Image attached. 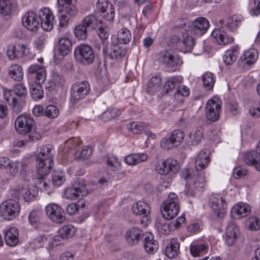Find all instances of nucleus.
I'll list each match as a JSON object with an SVG mask.
<instances>
[{
  "label": "nucleus",
  "instance_id": "nucleus-1",
  "mask_svg": "<svg viewBox=\"0 0 260 260\" xmlns=\"http://www.w3.org/2000/svg\"><path fill=\"white\" fill-rule=\"evenodd\" d=\"M54 149L52 146L47 145L43 146L36 156L37 187L41 190H47L48 188V180L46 176L50 172L53 162Z\"/></svg>",
  "mask_w": 260,
  "mask_h": 260
},
{
  "label": "nucleus",
  "instance_id": "nucleus-2",
  "mask_svg": "<svg viewBox=\"0 0 260 260\" xmlns=\"http://www.w3.org/2000/svg\"><path fill=\"white\" fill-rule=\"evenodd\" d=\"M179 209L177 195L174 193H170L161 206V214L164 218L171 220L177 216Z\"/></svg>",
  "mask_w": 260,
  "mask_h": 260
},
{
  "label": "nucleus",
  "instance_id": "nucleus-3",
  "mask_svg": "<svg viewBox=\"0 0 260 260\" xmlns=\"http://www.w3.org/2000/svg\"><path fill=\"white\" fill-rule=\"evenodd\" d=\"M74 57L78 63L86 66L92 63L95 54L91 46L86 44H81L75 49Z\"/></svg>",
  "mask_w": 260,
  "mask_h": 260
},
{
  "label": "nucleus",
  "instance_id": "nucleus-4",
  "mask_svg": "<svg viewBox=\"0 0 260 260\" xmlns=\"http://www.w3.org/2000/svg\"><path fill=\"white\" fill-rule=\"evenodd\" d=\"M20 210L19 202L8 199L0 205V215L6 220H11L17 216Z\"/></svg>",
  "mask_w": 260,
  "mask_h": 260
},
{
  "label": "nucleus",
  "instance_id": "nucleus-5",
  "mask_svg": "<svg viewBox=\"0 0 260 260\" xmlns=\"http://www.w3.org/2000/svg\"><path fill=\"white\" fill-rule=\"evenodd\" d=\"M103 53L105 57H108L111 60H119L125 56L127 50L118 43L111 41L109 46H105L103 48Z\"/></svg>",
  "mask_w": 260,
  "mask_h": 260
},
{
  "label": "nucleus",
  "instance_id": "nucleus-6",
  "mask_svg": "<svg viewBox=\"0 0 260 260\" xmlns=\"http://www.w3.org/2000/svg\"><path fill=\"white\" fill-rule=\"evenodd\" d=\"M86 194L85 186L81 178H77L72 186L66 188L64 191V197L70 200L82 198Z\"/></svg>",
  "mask_w": 260,
  "mask_h": 260
},
{
  "label": "nucleus",
  "instance_id": "nucleus-7",
  "mask_svg": "<svg viewBox=\"0 0 260 260\" xmlns=\"http://www.w3.org/2000/svg\"><path fill=\"white\" fill-rule=\"evenodd\" d=\"M180 170V166L178 161L172 158L158 162L156 166V171L161 175L175 174Z\"/></svg>",
  "mask_w": 260,
  "mask_h": 260
},
{
  "label": "nucleus",
  "instance_id": "nucleus-8",
  "mask_svg": "<svg viewBox=\"0 0 260 260\" xmlns=\"http://www.w3.org/2000/svg\"><path fill=\"white\" fill-rule=\"evenodd\" d=\"M59 11L60 13L59 19V25L60 27L67 26L70 20L78 13V9L73 3L61 7Z\"/></svg>",
  "mask_w": 260,
  "mask_h": 260
},
{
  "label": "nucleus",
  "instance_id": "nucleus-9",
  "mask_svg": "<svg viewBox=\"0 0 260 260\" xmlns=\"http://www.w3.org/2000/svg\"><path fill=\"white\" fill-rule=\"evenodd\" d=\"M34 125L33 119L26 115H21L17 117L15 123L16 130L21 135H26L32 131Z\"/></svg>",
  "mask_w": 260,
  "mask_h": 260
},
{
  "label": "nucleus",
  "instance_id": "nucleus-10",
  "mask_svg": "<svg viewBox=\"0 0 260 260\" xmlns=\"http://www.w3.org/2000/svg\"><path fill=\"white\" fill-rule=\"evenodd\" d=\"M95 8L98 11L101 13L103 18L110 22L113 20L115 11L113 5L108 0H97Z\"/></svg>",
  "mask_w": 260,
  "mask_h": 260
},
{
  "label": "nucleus",
  "instance_id": "nucleus-11",
  "mask_svg": "<svg viewBox=\"0 0 260 260\" xmlns=\"http://www.w3.org/2000/svg\"><path fill=\"white\" fill-rule=\"evenodd\" d=\"M132 211L134 214L141 217V224L147 225L149 223L150 207L146 203L143 201L137 202L133 206Z\"/></svg>",
  "mask_w": 260,
  "mask_h": 260
},
{
  "label": "nucleus",
  "instance_id": "nucleus-12",
  "mask_svg": "<svg viewBox=\"0 0 260 260\" xmlns=\"http://www.w3.org/2000/svg\"><path fill=\"white\" fill-rule=\"evenodd\" d=\"M221 109L220 103L217 98L209 100L206 107L207 119L212 122L217 121L219 118Z\"/></svg>",
  "mask_w": 260,
  "mask_h": 260
},
{
  "label": "nucleus",
  "instance_id": "nucleus-13",
  "mask_svg": "<svg viewBox=\"0 0 260 260\" xmlns=\"http://www.w3.org/2000/svg\"><path fill=\"white\" fill-rule=\"evenodd\" d=\"M90 89V85L87 81L77 82L72 86L71 96L76 100L82 99L88 94Z\"/></svg>",
  "mask_w": 260,
  "mask_h": 260
},
{
  "label": "nucleus",
  "instance_id": "nucleus-14",
  "mask_svg": "<svg viewBox=\"0 0 260 260\" xmlns=\"http://www.w3.org/2000/svg\"><path fill=\"white\" fill-rule=\"evenodd\" d=\"M46 212L47 216L53 222L61 223L66 219L63 209L57 204L48 205L46 207Z\"/></svg>",
  "mask_w": 260,
  "mask_h": 260
},
{
  "label": "nucleus",
  "instance_id": "nucleus-15",
  "mask_svg": "<svg viewBox=\"0 0 260 260\" xmlns=\"http://www.w3.org/2000/svg\"><path fill=\"white\" fill-rule=\"evenodd\" d=\"M39 19L43 29L50 31L53 27L54 16L50 9L47 8L42 9L39 12Z\"/></svg>",
  "mask_w": 260,
  "mask_h": 260
},
{
  "label": "nucleus",
  "instance_id": "nucleus-16",
  "mask_svg": "<svg viewBox=\"0 0 260 260\" xmlns=\"http://www.w3.org/2000/svg\"><path fill=\"white\" fill-rule=\"evenodd\" d=\"M211 207L217 216L223 218L226 214V203L224 199L219 195L215 194L210 199Z\"/></svg>",
  "mask_w": 260,
  "mask_h": 260
},
{
  "label": "nucleus",
  "instance_id": "nucleus-17",
  "mask_svg": "<svg viewBox=\"0 0 260 260\" xmlns=\"http://www.w3.org/2000/svg\"><path fill=\"white\" fill-rule=\"evenodd\" d=\"M243 160L247 165L254 166L257 171H260V140L256 150L247 152Z\"/></svg>",
  "mask_w": 260,
  "mask_h": 260
},
{
  "label": "nucleus",
  "instance_id": "nucleus-18",
  "mask_svg": "<svg viewBox=\"0 0 260 260\" xmlns=\"http://www.w3.org/2000/svg\"><path fill=\"white\" fill-rule=\"evenodd\" d=\"M22 23L24 27L32 31H37L40 26L38 16L34 12L25 13L22 18Z\"/></svg>",
  "mask_w": 260,
  "mask_h": 260
},
{
  "label": "nucleus",
  "instance_id": "nucleus-19",
  "mask_svg": "<svg viewBox=\"0 0 260 260\" xmlns=\"http://www.w3.org/2000/svg\"><path fill=\"white\" fill-rule=\"evenodd\" d=\"M160 59L163 63L170 68L182 63V61L178 55L174 54L171 51L167 50L161 52Z\"/></svg>",
  "mask_w": 260,
  "mask_h": 260
},
{
  "label": "nucleus",
  "instance_id": "nucleus-20",
  "mask_svg": "<svg viewBox=\"0 0 260 260\" xmlns=\"http://www.w3.org/2000/svg\"><path fill=\"white\" fill-rule=\"evenodd\" d=\"M142 240L144 247L146 251L149 254L155 253L158 248L157 241L154 239L153 236L150 233H145L143 234Z\"/></svg>",
  "mask_w": 260,
  "mask_h": 260
},
{
  "label": "nucleus",
  "instance_id": "nucleus-21",
  "mask_svg": "<svg viewBox=\"0 0 260 260\" xmlns=\"http://www.w3.org/2000/svg\"><path fill=\"white\" fill-rule=\"evenodd\" d=\"M28 73L36 82L43 83L46 79L45 69L38 65H31L28 68Z\"/></svg>",
  "mask_w": 260,
  "mask_h": 260
},
{
  "label": "nucleus",
  "instance_id": "nucleus-22",
  "mask_svg": "<svg viewBox=\"0 0 260 260\" xmlns=\"http://www.w3.org/2000/svg\"><path fill=\"white\" fill-rule=\"evenodd\" d=\"M64 78L63 76L57 72H53L51 78L45 85V89L48 91H52L57 87H61L64 83Z\"/></svg>",
  "mask_w": 260,
  "mask_h": 260
},
{
  "label": "nucleus",
  "instance_id": "nucleus-23",
  "mask_svg": "<svg viewBox=\"0 0 260 260\" xmlns=\"http://www.w3.org/2000/svg\"><path fill=\"white\" fill-rule=\"evenodd\" d=\"M183 82L181 76H174L169 78L164 86L163 90L166 94L176 90Z\"/></svg>",
  "mask_w": 260,
  "mask_h": 260
},
{
  "label": "nucleus",
  "instance_id": "nucleus-24",
  "mask_svg": "<svg viewBox=\"0 0 260 260\" xmlns=\"http://www.w3.org/2000/svg\"><path fill=\"white\" fill-rule=\"evenodd\" d=\"M239 229L233 222H230L225 231V242L229 246L233 245L236 241Z\"/></svg>",
  "mask_w": 260,
  "mask_h": 260
},
{
  "label": "nucleus",
  "instance_id": "nucleus-25",
  "mask_svg": "<svg viewBox=\"0 0 260 260\" xmlns=\"http://www.w3.org/2000/svg\"><path fill=\"white\" fill-rule=\"evenodd\" d=\"M211 36L219 45H226L232 43L234 41L233 38L229 36L221 28L214 29L212 32Z\"/></svg>",
  "mask_w": 260,
  "mask_h": 260
},
{
  "label": "nucleus",
  "instance_id": "nucleus-26",
  "mask_svg": "<svg viewBox=\"0 0 260 260\" xmlns=\"http://www.w3.org/2000/svg\"><path fill=\"white\" fill-rule=\"evenodd\" d=\"M26 47L23 44H16L9 46L7 50V55L10 59L21 57L26 54Z\"/></svg>",
  "mask_w": 260,
  "mask_h": 260
},
{
  "label": "nucleus",
  "instance_id": "nucleus-27",
  "mask_svg": "<svg viewBox=\"0 0 260 260\" xmlns=\"http://www.w3.org/2000/svg\"><path fill=\"white\" fill-rule=\"evenodd\" d=\"M142 231L137 228H134L129 230L125 234L127 242L131 245L137 244L141 238L142 239Z\"/></svg>",
  "mask_w": 260,
  "mask_h": 260
},
{
  "label": "nucleus",
  "instance_id": "nucleus-28",
  "mask_svg": "<svg viewBox=\"0 0 260 260\" xmlns=\"http://www.w3.org/2000/svg\"><path fill=\"white\" fill-rule=\"evenodd\" d=\"M18 231L15 228H10L4 234V238L7 245L13 247L17 244L19 241Z\"/></svg>",
  "mask_w": 260,
  "mask_h": 260
},
{
  "label": "nucleus",
  "instance_id": "nucleus-29",
  "mask_svg": "<svg viewBox=\"0 0 260 260\" xmlns=\"http://www.w3.org/2000/svg\"><path fill=\"white\" fill-rule=\"evenodd\" d=\"M17 8V3L16 0H0V14L3 16L9 15Z\"/></svg>",
  "mask_w": 260,
  "mask_h": 260
},
{
  "label": "nucleus",
  "instance_id": "nucleus-30",
  "mask_svg": "<svg viewBox=\"0 0 260 260\" xmlns=\"http://www.w3.org/2000/svg\"><path fill=\"white\" fill-rule=\"evenodd\" d=\"M179 248L180 243L178 240L176 238H173L166 247L165 254L170 258H174L178 255L179 252Z\"/></svg>",
  "mask_w": 260,
  "mask_h": 260
},
{
  "label": "nucleus",
  "instance_id": "nucleus-31",
  "mask_svg": "<svg viewBox=\"0 0 260 260\" xmlns=\"http://www.w3.org/2000/svg\"><path fill=\"white\" fill-rule=\"evenodd\" d=\"M207 152V150H204L199 153L195 162L196 171L202 170L208 166L210 160Z\"/></svg>",
  "mask_w": 260,
  "mask_h": 260
},
{
  "label": "nucleus",
  "instance_id": "nucleus-32",
  "mask_svg": "<svg viewBox=\"0 0 260 260\" xmlns=\"http://www.w3.org/2000/svg\"><path fill=\"white\" fill-rule=\"evenodd\" d=\"M131 39V34L128 29L126 28H122L120 29L117 36H113L111 39V41H114V43H120L121 44H128Z\"/></svg>",
  "mask_w": 260,
  "mask_h": 260
},
{
  "label": "nucleus",
  "instance_id": "nucleus-33",
  "mask_svg": "<svg viewBox=\"0 0 260 260\" xmlns=\"http://www.w3.org/2000/svg\"><path fill=\"white\" fill-rule=\"evenodd\" d=\"M239 54V47L234 46L226 50L223 56V60L225 64L231 65L237 60Z\"/></svg>",
  "mask_w": 260,
  "mask_h": 260
},
{
  "label": "nucleus",
  "instance_id": "nucleus-34",
  "mask_svg": "<svg viewBox=\"0 0 260 260\" xmlns=\"http://www.w3.org/2000/svg\"><path fill=\"white\" fill-rule=\"evenodd\" d=\"M250 211V207L249 205L240 203L234 206L232 210L235 218H240L246 216Z\"/></svg>",
  "mask_w": 260,
  "mask_h": 260
},
{
  "label": "nucleus",
  "instance_id": "nucleus-35",
  "mask_svg": "<svg viewBox=\"0 0 260 260\" xmlns=\"http://www.w3.org/2000/svg\"><path fill=\"white\" fill-rule=\"evenodd\" d=\"M148 155L145 153H133L127 155L124 159L125 162L129 165H136L147 160Z\"/></svg>",
  "mask_w": 260,
  "mask_h": 260
},
{
  "label": "nucleus",
  "instance_id": "nucleus-36",
  "mask_svg": "<svg viewBox=\"0 0 260 260\" xmlns=\"http://www.w3.org/2000/svg\"><path fill=\"white\" fill-rule=\"evenodd\" d=\"M192 28L194 30H199L202 34H204L209 26V21L204 17H199L192 23Z\"/></svg>",
  "mask_w": 260,
  "mask_h": 260
},
{
  "label": "nucleus",
  "instance_id": "nucleus-37",
  "mask_svg": "<svg viewBox=\"0 0 260 260\" xmlns=\"http://www.w3.org/2000/svg\"><path fill=\"white\" fill-rule=\"evenodd\" d=\"M161 85V80L159 76L152 77L147 84L146 89L147 93L151 94H154L160 89Z\"/></svg>",
  "mask_w": 260,
  "mask_h": 260
},
{
  "label": "nucleus",
  "instance_id": "nucleus-38",
  "mask_svg": "<svg viewBox=\"0 0 260 260\" xmlns=\"http://www.w3.org/2000/svg\"><path fill=\"white\" fill-rule=\"evenodd\" d=\"M9 76L15 81H20L23 79V72L22 67L17 64L11 65L8 71Z\"/></svg>",
  "mask_w": 260,
  "mask_h": 260
},
{
  "label": "nucleus",
  "instance_id": "nucleus-39",
  "mask_svg": "<svg viewBox=\"0 0 260 260\" xmlns=\"http://www.w3.org/2000/svg\"><path fill=\"white\" fill-rule=\"evenodd\" d=\"M71 41L68 38H61L58 42V50L60 55L64 56L67 55L72 49Z\"/></svg>",
  "mask_w": 260,
  "mask_h": 260
},
{
  "label": "nucleus",
  "instance_id": "nucleus-40",
  "mask_svg": "<svg viewBox=\"0 0 260 260\" xmlns=\"http://www.w3.org/2000/svg\"><path fill=\"white\" fill-rule=\"evenodd\" d=\"M189 30L184 32L182 34V43L184 47V52H190L194 45L195 42L194 39L189 34Z\"/></svg>",
  "mask_w": 260,
  "mask_h": 260
},
{
  "label": "nucleus",
  "instance_id": "nucleus-41",
  "mask_svg": "<svg viewBox=\"0 0 260 260\" xmlns=\"http://www.w3.org/2000/svg\"><path fill=\"white\" fill-rule=\"evenodd\" d=\"M42 83L36 82L31 85L30 92L32 98L35 100L42 99L44 96Z\"/></svg>",
  "mask_w": 260,
  "mask_h": 260
},
{
  "label": "nucleus",
  "instance_id": "nucleus-42",
  "mask_svg": "<svg viewBox=\"0 0 260 260\" xmlns=\"http://www.w3.org/2000/svg\"><path fill=\"white\" fill-rule=\"evenodd\" d=\"M206 182L204 175L195 171L190 184H192V187L199 189L204 187Z\"/></svg>",
  "mask_w": 260,
  "mask_h": 260
},
{
  "label": "nucleus",
  "instance_id": "nucleus-43",
  "mask_svg": "<svg viewBox=\"0 0 260 260\" xmlns=\"http://www.w3.org/2000/svg\"><path fill=\"white\" fill-rule=\"evenodd\" d=\"M120 110L118 109H109L103 112L100 115V118L104 122H107L115 118L120 115Z\"/></svg>",
  "mask_w": 260,
  "mask_h": 260
},
{
  "label": "nucleus",
  "instance_id": "nucleus-44",
  "mask_svg": "<svg viewBox=\"0 0 260 260\" xmlns=\"http://www.w3.org/2000/svg\"><path fill=\"white\" fill-rule=\"evenodd\" d=\"M81 23L87 28L91 27L95 29L99 24H102V21L98 20L93 15H89L85 17Z\"/></svg>",
  "mask_w": 260,
  "mask_h": 260
},
{
  "label": "nucleus",
  "instance_id": "nucleus-45",
  "mask_svg": "<svg viewBox=\"0 0 260 260\" xmlns=\"http://www.w3.org/2000/svg\"><path fill=\"white\" fill-rule=\"evenodd\" d=\"M75 233L76 229L72 225H64L58 231V234L62 239L70 238L75 235Z\"/></svg>",
  "mask_w": 260,
  "mask_h": 260
},
{
  "label": "nucleus",
  "instance_id": "nucleus-46",
  "mask_svg": "<svg viewBox=\"0 0 260 260\" xmlns=\"http://www.w3.org/2000/svg\"><path fill=\"white\" fill-rule=\"evenodd\" d=\"M189 94V88L185 86H183L181 87L180 85L179 87L175 92L174 98L177 102L182 104L184 102V98L188 96Z\"/></svg>",
  "mask_w": 260,
  "mask_h": 260
},
{
  "label": "nucleus",
  "instance_id": "nucleus-47",
  "mask_svg": "<svg viewBox=\"0 0 260 260\" xmlns=\"http://www.w3.org/2000/svg\"><path fill=\"white\" fill-rule=\"evenodd\" d=\"M258 57V53L254 49L251 48L246 51L243 54L245 63L251 65L254 63Z\"/></svg>",
  "mask_w": 260,
  "mask_h": 260
},
{
  "label": "nucleus",
  "instance_id": "nucleus-48",
  "mask_svg": "<svg viewBox=\"0 0 260 260\" xmlns=\"http://www.w3.org/2000/svg\"><path fill=\"white\" fill-rule=\"evenodd\" d=\"M203 136L202 128H198L194 132L189 134V140L188 143L189 145H196L201 141Z\"/></svg>",
  "mask_w": 260,
  "mask_h": 260
},
{
  "label": "nucleus",
  "instance_id": "nucleus-49",
  "mask_svg": "<svg viewBox=\"0 0 260 260\" xmlns=\"http://www.w3.org/2000/svg\"><path fill=\"white\" fill-rule=\"evenodd\" d=\"M92 153V149L88 146L84 147L81 149L77 150L75 154L76 159L84 160L88 159Z\"/></svg>",
  "mask_w": 260,
  "mask_h": 260
},
{
  "label": "nucleus",
  "instance_id": "nucleus-50",
  "mask_svg": "<svg viewBox=\"0 0 260 260\" xmlns=\"http://www.w3.org/2000/svg\"><path fill=\"white\" fill-rule=\"evenodd\" d=\"M127 129L135 134H140L146 128V124L143 122H132L126 125Z\"/></svg>",
  "mask_w": 260,
  "mask_h": 260
},
{
  "label": "nucleus",
  "instance_id": "nucleus-51",
  "mask_svg": "<svg viewBox=\"0 0 260 260\" xmlns=\"http://www.w3.org/2000/svg\"><path fill=\"white\" fill-rule=\"evenodd\" d=\"M12 91L15 93V97L25 99L27 91L26 87L22 83H18L15 85Z\"/></svg>",
  "mask_w": 260,
  "mask_h": 260
},
{
  "label": "nucleus",
  "instance_id": "nucleus-52",
  "mask_svg": "<svg viewBox=\"0 0 260 260\" xmlns=\"http://www.w3.org/2000/svg\"><path fill=\"white\" fill-rule=\"evenodd\" d=\"M207 248L208 246L205 244H192L190 246V252L193 256L197 257Z\"/></svg>",
  "mask_w": 260,
  "mask_h": 260
},
{
  "label": "nucleus",
  "instance_id": "nucleus-53",
  "mask_svg": "<svg viewBox=\"0 0 260 260\" xmlns=\"http://www.w3.org/2000/svg\"><path fill=\"white\" fill-rule=\"evenodd\" d=\"M22 191V196L25 202H30L36 198L37 192L35 189L23 187Z\"/></svg>",
  "mask_w": 260,
  "mask_h": 260
},
{
  "label": "nucleus",
  "instance_id": "nucleus-54",
  "mask_svg": "<svg viewBox=\"0 0 260 260\" xmlns=\"http://www.w3.org/2000/svg\"><path fill=\"white\" fill-rule=\"evenodd\" d=\"M41 212L38 210L30 211L28 215L30 224L35 228L38 227L40 223Z\"/></svg>",
  "mask_w": 260,
  "mask_h": 260
},
{
  "label": "nucleus",
  "instance_id": "nucleus-55",
  "mask_svg": "<svg viewBox=\"0 0 260 260\" xmlns=\"http://www.w3.org/2000/svg\"><path fill=\"white\" fill-rule=\"evenodd\" d=\"M87 27L82 23L77 25L74 30L76 37L79 40H84L88 36Z\"/></svg>",
  "mask_w": 260,
  "mask_h": 260
},
{
  "label": "nucleus",
  "instance_id": "nucleus-56",
  "mask_svg": "<svg viewBox=\"0 0 260 260\" xmlns=\"http://www.w3.org/2000/svg\"><path fill=\"white\" fill-rule=\"evenodd\" d=\"M202 80L204 86L206 90H210L213 87L215 80L212 73H206L204 74L202 76Z\"/></svg>",
  "mask_w": 260,
  "mask_h": 260
},
{
  "label": "nucleus",
  "instance_id": "nucleus-57",
  "mask_svg": "<svg viewBox=\"0 0 260 260\" xmlns=\"http://www.w3.org/2000/svg\"><path fill=\"white\" fill-rule=\"evenodd\" d=\"M65 181V174L60 170H57L54 172L52 174V183L54 185L59 186L62 185Z\"/></svg>",
  "mask_w": 260,
  "mask_h": 260
},
{
  "label": "nucleus",
  "instance_id": "nucleus-58",
  "mask_svg": "<svg viewBox=\"0 0 260 260\" xmlns=\"http://www.w3.org/2000/svg\"><path fill=\"white\" fill-rule=\"evenodd\" d=\"M25 99H19L18 97L13 98L12 102L10 104L12 105V110L16 114L20 113L25 105Z\"/></svg>",
  "mask_w": 260,
  "mask_h": 260
},
{
  "label": "nucleus",
  "instance_id": "nucleus-59",
  "mask_svg": "<svg viewBox=\"0 0 260 260\" xmlns=\"http://www.w3.org/2000/svg\"><path fill=\"white\" fill-rule=\"evenodd\" d=\"M169 135L176 147L181 144L184 138L183 132L179 129L174 131Z\"/></svg>",
  "mask_w": 260,
  "mask_h": 260
},
{
  "label": "nucleus",
  "instance_id": "nucleus-60",
  "mask_svg": "<svg viewBox=\"0 0 260 260\" xmlns=\"http://www.w3.org/2000/svg\"><path fill=\"white\" fill-rule=\"evenodd\" d=\"M59 113L58 108L52 105L47 106L45 108V116L49 118H55L57 117Z\"/></svg>",
  "mask_w": 260,
  "mask_h": 260
},
{
  "label": "nucleus",
  "instance_id": "nucleus-61",
  "mask_svg": "<svg viewBox=\"0 0 260 260\" xmlns=\"http://www.w3.org/2000/svg\"><path fill=\"white\" fill-rule=\"evenodd\" d=\"M160 146L162 148L167 150H170L174 147H176L175 146L172 139L170 135L164 138L160 141Z\"/></svg>",
  "mask_w": 260,
  "mask_h": 260
},
{
  "label": "nucleus",
  "instance_id": "nucleus-62",
  "mask_svg": "<svg viewBox=\"0 0 260 260\" xmlns=\"http://www.w3.org/2000/svg\"><path fill=\"white\" fill-rule=\"evenodd\" d=\"M107 165L111 168L112 170L115 171V169L120 166V162L118 158L113 155H108L106 157Z\"/></svg>",
  "mask_w": 260,
  "mask_h": 260
},
{
  "label": "nucleus",
  "instance_id": "nucleus-63",
  "mask_svg": "<svg viewBox=\"0 0 260 260\" xmlns=\"http://www.w3.org/2000/svg\"><path fill=\"white\" fill-rule=\"evenodd\" d=\"M23 187L18 186L15 188L10 190L9 192V199H13L18 202L20 194L22 195Z\"/></svg>",
  "mask_w": 260,
  "mask_h": 260
},
{
  "label": "nucleus",
  "instance_id": "nucleus-64",
  "mask_svg": "<svg viewBox=\"0 0 260 260\" xmlns=\"http://www.w3.org/2000/svg\"><path fill=\"white\" fill-rule=\"evenodd\" d=\"M249 227L252 231H257L260 229V220L256 217H250L248 219Z\"/></svg>",
  "mask_w": 260,
  "mask_h": 260
}]
</instances>
